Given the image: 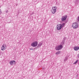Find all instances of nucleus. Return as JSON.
<instances>
[{"label":"nucleus","mask_w":79,"mask_h":79,"mask_svg":"<svg viewBox=\"0 0 79 79\" xmlns=\"http://www.w3.org/2000/svg\"><path fill=\"white\" fill-rule=\"evenodd\" d=\"M72 27L74 29H76L78 27V24L77 23H73L72 24Z\"/></svg>","instance_id":"nucleus-3"},{"label":"nucleus","mask_w":79,"mask_h":79,"mask_svg":"<svg viewBox=\"0 0 79 79\" xmlns=\"http://www.w3.org/2000/svg\"><path fill=\"white\" fill-rule=\"evenodd\" d=\"M77 56H78V57H79V54H78L77 55Z\"/></svg>","instance_id":"nucleus-14"},{"label":"nucleus","mask_w":79,"mask_h":79,"mask_svg":"<svg viewBox=\"0 0 79 79\" xmlns=\"http://www.w3.org/2000/svg\"><path fill=\"white\" fill-rule=\"evenodd\" d=\"M2 11H1V10H0V15H1V14H2Z\"/></svg>","instance_id":"nucleus-12"},{"label":"nucleus","mask_w":79,"mask_h":79,"mask_svg":"<svg viewBox=\"0 0 79 79\" xmlns=\"http://www.w3.org/2000/svg\"><path fill=\"white\" fill-rule=\"evenodd\" d=\"M38 45V42L37 41H34L31 44V46L33 47H36Z\"/></svg>","instance_id":"nucleus-1"},{"label":"nucleus","mask_w":79,"mask_h":79,"mask_svg":"<svg viewBox=\"0 0 79 79\" xmlns=\"http://www.w3.org/2000/svg\"><path fill=\"white\" fill-rule=\"evenodd\" d=\"M77 20L79 21V16L78 17Z\"/></svg>","instance_id":"nucleus-13"},{"label":"nucleus","mask_w":79,"mask_h":79,"mask_svg":"<svg viewBox=\"0 0 79 79\" xmlns=\"http://www.w3.org/2000/svg\"><path fill=\"white\" fill-rule=\"evenodd\" d=\"M78 60H77L75 62V63H74V64H76L77 63V62Z\"/></svg>","instance_id":"nucleus-11"},{"label":"nucleus","mask_w":79,"mask_h":79,"mask_svg":"<svg viewBox=\"0 0 79 79\" xmlns=\"http://www.w3.org/2000/svg\"><path fill=\"white\" fill-rule=\"evenodd\" d=\"M60 53V52H57L56 53V55H59Z\"/></svg>","instance_id":"nucleus-10"},{"label":"nucleus","mask_w":79,"mask_h":79,"mask_svg":"<svg viewBox=\"0 0 79 79\" xmlns=\"http://www.w3.org/2000/svg\"><path fill=\"white\" fill-rule=\"evenodd\" d=\"M66 18H67V16L66 15L65 16H63L62 17L61 19L62 21H65L66 19Z\"/></svg>","instance_id":"nucleus-7"},{"label":"nucleus","mask_w":79,"mask_h":79,"mask_svg":"<svg viewBox=\"0 0 79 79\" xmlns=\"http://www.w3.org/2000/svg\"><path fill=\"white\" fill-rule=\"evenodd\" d=\"M10 65H13V64H15V63H16V62L15 61L12 60L10 61Z\"/></svg>","instance_id":"nucleus-8"},{"label":"nucleus","mask_w":79,"mask_h":79,"mask_svg":"<svg viewBox=\"0 0 79 79\" xmlns=\"http://www.w3.org/2000/svg\"><path fill=\"white\" fill-rule=\"evenodd\" d=\"M79 49V47H75V46L74 48V50L77 51V50H78Z\"/></svg>","instance_id":"nucleus-9"},{"label":"nucleus","mask_w":79,"mask_h":79,"mask_svg":"<svg viewBox=\"0 0 79 79\" xmlns=\"http://www.w3.org/2000/svg\"><path fill=\"white\" fill-rule=\"evenodd\" d=\"M62 28V25L61 24H58L57 26V29L58 31L61 30Z\"/></svg>","instance_id":"nucleus-4"},{"label":"nucleus","mask_w":79,"mask_h":79,"mask_svg":"<svg viewBox=\"0 0 79 79\" xmlns=\"http://www.w3.org/2000/svg\"><path fill=\"white\" fill-rule=\"evenodd\" d=\"M56 8L57 7L56 6L53 7H52L51 11L53 14H55V12H56Z\"/></svg>","instance_id":"nucleus-2"},{"label":"nucleus","mask_w":79,"mask_h":79,"mask_svg":"<svg viewBox=\"0 0 79 79\" xmlns=\"http://www.w3.org/2000/svg\"><path fill=\"white\" fill-rule=\"evenodd\" d=\"M6 48V44H3L1 47V50L3 51H4Z\"/></svg>","instance_id":"nucleus-6"},{"label":"nucleus","mask_w":79,"mask_h":79,"mask_svg":"<svg viewBox=\"0 0 79 79\" xmlns=\"http://www.w3.org/2000/svg\"><path fill=\"white\" fill-rule=\"evenodd\" d=\"M63 48V46L61 45H59L56 48V50H59L60 49H61Z\"/></svg>","instance_id":"nucleus-5"}]
</instances>
